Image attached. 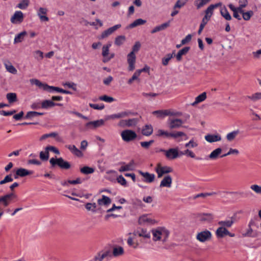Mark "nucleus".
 <instances>
[{"mask_svg": "<svg viewBox=\"0 0 261 261\" xmlns=\"http://www.w3.org/2000/svg\"><path fill=\"white\" fill-rule=\"evenodd\" d=\"M31 84L35 85L39 88L43 89L44 91L51 92L53 91H57L58 92L71 94L72 93L66 90H64L62 88L57 87L51 86L48 85L47 84L41 82L39 80L36 79H32L30 80Z\"/></svg>", "mask_w": 261, "mask_h": 261, "instance_id": "nucleus-1", "label": "nucleus"}, {"mask_svg": "<svg viewBox=\"0 0 261 261\" xmlns=\"http://www.w3.org/2000/svg\"><path fill=\"white\" fill-rule=\"evenodd\" d=\"M152 231L153 237V240L157 241L163 238L162 241L163 243L167 241L170 233L169 231L164 227H158L156 229H153Z\"/></svg>", "mask_w": 261, "mask_h": 261, "instance_id": "nucleus-2", "label": "nucleus"}, {"mask_svg": "<svg viewBox=\"0 0 261 261\" xmlns=\"http://www.w3.org/2000/svg\"><path fill=\"white\" fill-rule=\"evenodd\" d=\"M51 165L50 168H54L58 166L61 169L68 170L70 168L71 164L69 162L64 160L62 158H52L49 160Z\"/></svg>", "mask_w": 261, "mask_h": 261, "instance_id": "nucleus-3", "label": "nucleus"}, {"mask_svg": "<svg viewBox=\"0 0 261 261\" xmlns=\"http://www.w3.org/2000/svg\"><path fill=\"white\" fill-rule=\"evenodd\" d=\"M17 196L13 192L8 193L0 196V206L4 208L7 207L13 200L16 198Z\"/></svg>", "mask_w": 261, "mask_h": 261, "instance_id": "nucleus-4", "label": "nucleus"}, {"mask_svg": "<svg viewBox=\"0 0 261 261\" xmlns=\"http://www.w3.org/2000/svg\"><path fill=\"white\" fill-rule=\"evenodd\" d=\"M121 136L124 141L129 142L134 140L137 137V135L134 130L125 129L121 133Z\"/></svg>", "mask_w": 261, "mask_h": 261, "instance_id": "nucleus-5", "label": "nucleus"}, {"mask_svg": "<svg viewBox=\"0 0 261 261\" xmlns=\"http://www.w3.org/2000/svg\"><path fill=\"white\" fill-rule=\"evenodd\" d=\"M139 120L138 118H131L128 119H122L118 123V126L121 127H130L135 126Z\"/></svg>", "mask_w": 261, "mask_h": 261, "instance_id": "nucleus-6", "label": "nucleus"}, {"mask_svg": "<svg viewBox=\"0 0 261 261\" xmlns=\"http://www.w3.org/2000/svg\"><path fill=\"white\" fill-rule=\"evenodd\" d=\"M158 174V177L161 178L164 174H167L172 172L173 169L169 166H162L160 163L157 165V167L155 169Z\"/></svg>", "mask_w": 261, "mask_h": 261, "instance_id": "nucleus-7", "label": "nucleus"}, {"mask_svg": "<svg viewBox=\"0 0 261 261\" xmlns=\"http://www.w3.org/2000/svg\"><path fill=\"white\" fill-rule=\"evenodd\" d=\"M212 238L211 232L208 230H205L200 232H198L196 236V239L200 242H205L209 241Z\"/></svg>", "mask_w": 261, "mask_h": 261, "instance_id": "nucleus-8", "label": "nucleus"}, {"mask_svg": "<svg viewBox=\"0 0 261 261\" xmlns=\"http://www.w3.org/2000/svg\"><path fill=\"white\" fill-rule=\"evenodd\" d=\"M121 25L120 24H118L108 29L107 30L102 32L101 35L99 37H98V38L99 39H103L108 37L109 35H111L117 29L121 28Z\"/></svg>", "mask_w": 261, "mask_h": 261, "instance_id": "nucleus-9", "label": "nucleus"}, {"mask_svg": "<svg viewBox=\"0 0 261 261\" xmlns=\"http://www.w3.org/2000/svg\"><path fill=\"white\" fill-rule=\"evenodd\" d=\"M136 56L133 52H130L127 56V61L128 64V70L133 71L135 68V64L136 62Z\"/></svg>", "mask_w": 261, "mask_h": 261, "instance_id": "nucleus-10", "label": "nucleus"}, {"mask_svg": "<svg viewBox=\"0 0 261 261\" xmlns=\"http://www.w3.org/2000/svg\"><path fill=\"white\" fill-rule=\"evenodd\" d=\"M33 173L32 170H28L26 169L20 168H18L14 175L15 179L18 178L19 177H23L26 176L31 175Z\"/></svg>", "mask_w": 261, "mask_h": 261, "instance_id": "nucleus-11", "label": "nucleus"}, {"mask_svg": "<svg viewBox=\"0 0 261 261\" xmlns=\"http://www.w3.org/2000/svg\"><path fill=\"white\" fill-rule=\"evenodd\" d=\"M23 14L20 11H16L11 18V22L12 23L16 24L22 22L23 20Z\"/></svg>", "mask_w": 261, "mask_h": 261, "instance_id": "nucleus-12", "label": "nucleus"}, {"mask_svg": "<svg viewBox=\"0 0 261 261\" xmlns=\"http://www.w3.org/2000/svg\"><path fill=\"white\" fill-rule=\"evenodd\" d=\"M195 217L201 222H210L214 218L213 214L211 213H198Z\"/></svg>", "mask_w": 261, "mask_h": 261, "instance_id": "nucleus-13", "label": "nucleus"}, {"mask_svg": "<svg viewBox=\"0 0 261 261\" xmlns=\"http://www.w3.org/2000/svg\"><path fill=\"white\" fill-rule=\"evenodd\" d=\"M184 121L180 119H169L168 124L170 129L178 128L181 126Z\"/></svg>", "mask_w": 261, "mask_h": 261, "instance_id": "nucleus-14", "label": "nucleus"}, {"mask_svg": "<svg viewBox=\"0 0 261 261\" xmlns=\"http://www.w3.org/2000/svg\"><path fill=\"white\" fill-rule=\"evenodd\" d=\"M205 13V15L202 20V21H201L200 27H199V30L198 31V35L201 34L205 25L206 24L208 20L210 19V18L211 17V16L212 15H211V13H210V12L207 11V9H206Z\"/></svg>", "mask_w": 261, "mask_h": 261, "instance_id": "nucleus-15", "label": "nucleus"}, {"mask_svg": "<svg viewBox=\"0 0 261 261\" xmlns=\"http://www.w3.org/2000/svg\"><path fill=\"white\" fill-rule=\"evenodd\" d=\"M179 156L177 148H170L166 152V157L168 160H174Z\"/></svg>", "mask_w": 261, "mask_h": 261, "instance_id": "nucleus-16", "label": "nucleus"}, {"mask_svg": "<svg viewBox=\"0 0 261 261\" xmlns=\"http://www.w3.org/2000/svg\"><path fill=\"white\" fill-rule=\"evenodd\" d=\"M138 172L144 178L143 179L144 182L151 183L154 180L155 175L154 174H151L147 172H144L141 170H139Z\"/></svg>", "mask_w": 261, "mask_h": 261, "instance_id": "nucleus-17", "label": "nucleus"}, {"mask_svg": "<svg viewBox=\"0 0 261 261\" xmlns=\"http://www.w3.org/2000/svg\"><path fill=\"white\" fill-rule=\"evenodd\" d=\"M55 106H62V104L59 103H55L53 101L50 100H45L41 103V108L45 109L53 107Z\"/></svg>", "mask_w": 261, "mask_h": 261, "instance_id": "nucleus-18", "label": "nucleus"}, {"mask_svg": "<svg viewBox=\"0 0 261 261\" xmlns=\"http://www.w3.org/2000/svg\"><path fill=\"white\" fill-rule=\"evenodd\" d=\"M47 12V10L44 8H40L38 11V15L41 21H47L49 20L48 17L45 16Z\"/></svg>", "mask_w": 261, "mask_h": 261, "instance_id": "nucleus-19", "label": "nucleus"}, {"mask_svg": "<svg viewBox=\"0 0 261 261\" xmlns=\"http://www.w3.org/2000/svg\"><path fill=\"white\" fill-rule=\"evenodd\" d=\"M172 177L170 175H167L164 177L161 181L160 187H167L170 188L172 184Z\"/></svg>", "mask_w": 261, "mask_h": 261, "instance_id": "nucleus-20", "label": "nucleus"}, {"mask_svg": "<svg viewBox=\"0 0 261 261\" xmlns=\"http://www.w3.org/2000/svg\"><path fill=\"white\" fill-rule=\"evenodd\" d=\"M205 139L210 143L219 141L221 140V137L219 135H207L205 136Z\"/></svg>", "mask_w": 261, "mask_h": 261, "instance_id": "nucleus-21", "label": "nucleus"}, {"mask_svg": "<svg viewBox=\"0 0 261 261\" xmlns=\"http://www.w3.org/2000/svg\"><path fill=\"white\" fill-rule=\"evenodd\" d=\"M190 49L189 46H186L179 50L175 56L177 61H180L182 60V56L186 55Z\"/></svg>", "mask_w": 261, "mask_h": 261, "instance_id": "nucleus-22", "label": "nucleus"}, {"mask_svg": "<svg viewBox=\"0 0 261 261\" xmlns=\"http://www.w3.org/2000/svg\"><path fill=\"white\" fill-rule=\"evenodd\" d=\"M229 233V231L224 227H219L217 228L216 234L218 238H223L225 236H227Z\"/></svg>", "mask_w": 261, "mask_h": 261, "instance_id": "nucleus-23", "label": "nucleus"}, {"mask_svg": "<svg viewBox=\"0 0 261 261\" xmlns=\"http://www.w3.org/2000/svg\"><path fill=\"white\" fill-rule=\"evenodd\" d=\"M153 133V127L151 124H146L142 129V134L145 136H149Z\"/></svg>", "mask_w": 261, "mask_h": 261, "instance_id": "nucleus-24", "label": "nucleus"}, {"mask_svg": "<svg viewBox=\"0 0 261 261\" xmlns=\"http://www.w3.org/2000/svg\"><path fill=\"white\" fill-rule=\"evenodd\" d=\"M134 234L135 236H139L144 238H150V233L147 231L146 229H141L140 230H137L134 232Z\"/></svg>", "mask_w": 261, "mask_h": 261, "instance_id": "nucleus-25", "label": "nucleus"}, {"mask_svg": "<svg viewBox=\"0 0 261 261\" xmlns=\"http://www.w3.org/2000/svg\"><path fill=\"white\" fill-rule=\"evenodd\" d=\"M152 114L156 115L158 118H163L166 116H168L170 114L168 112V110H156L152 112Z\"/></svg>", "mask_w": 261, "mask_h": 261, "instance_id": "nucleus-26", "label": "nucleus"}, {"mask_svg": "<svg viewBox=\"0 0 261 261\" xmlns=\"http://www.w3.org/2000/svg\"><path fill=\"white\" fill-rule=\"evenodd\" d=\"M134 164V161L132 160L128 164L123 166H121L119 168V171L120 172H122L124 171H132L134 169L133 166Z\"/></svg>", "mask_w": 261, "mask_h": 261, "instance_id": "nucleus-27", "label": "nucleus"}, {"mask_svg": "<svg viewBox=\"0 0 261 261\" xmlns=\"http://www.w3.org/2000/svg\"><path fill=\"white\" fill-rule=\"evenodd\" d=\"M105 123V121L103 119H100L96 121H90L86 124V126L88 127L92 125L94 128H96L99 126L103 125Z\"/></svg>", "mask_w": 261, "mask_h": 261, "instance_id": "nucleus-28", "label": "nucleus"}, {"mask_svg": "<svg viewBox=\"0 0 261 261\" xmlns=\"http://www.w3.org/2000/svg\"><path fill=\"white\" fill-rule=\"evenodd\" d=\"M146 22V20L141 18H139L135 20L133 22L129 24V25L127 27V28L132 29L137 26L144 24Z\"/></svg>", "mask_w": 261, "mask_h": 261, "instance_id": "nucleus-29", "label": "nucleus"}, {"mask_svg": "<svg viewBox=\"0 0 261 261\" xmlns=\"http://www.w3.org/2000/svg\"><path fill=\"white\" fill-rule=\"evenodd\" d=\"M222 151V150L221 148H217L210 153L208 158L211 160H216L219 158Z\"/></svg>", "mask_w": 261, "mask_h": 261, "instance_id": "nucleus-30", "label": "nucleus"}, {"mask_svg": "<svg viewBox=\"0 0 261 261\" xmlns=\"http://www.w3.org/2000/svg\"><path fill=\"white\" fill-rule=\"evenodd\" d=\"M110 254V251H107L102 253L99 252L94 257L93 261H102L105 257L108 256Z\"/></svg>", "mask_w": 261, "mask_h": 261, "instance_id": "nucleus-31", "label": "nucleus"}, {"mask_svg": "<svg viewBox=\"0 0 261 261\" xmlns=\"http://www.w3.org/2000/svg\"><path fill=\"white\" fill-rule=\"evenodd\" d=\"M97 203L99 205H108L111 203V200L109 197L102 195V198L97 200Z\"/></svg>", "mask_w": 261, "mask_h": 261, "instance_id": "nucleus-32", "label": "nucleus"}, {"mask_svg": "<svg viewBox=\"0 0 261 261\" xmlns=\"http://www.w3.org/2000/svg\"><path fill=\"white\" fill-rule=\"evenodd\" d=\"M67 148L75 155L78 157H81L83 156V153L82 152V151H80L77 148H76L75 145H68L67 146Z\"/></svg>", "mask_w": 261, "mask_h": 261, "instance_id": "nucleus-33", "label": "nucleus"}, {"mask_svg": "<svg viewBox=\"0 0 261 261\" xmlns=\"http://www.w3.org/2000/svg\"><path fill=\"white\" fill-rule=\"evenodd\" d=\"M234 223V218L233 217L231 218L230 220H226V221H219L218 224L220 225L221 227H230Z\"/></svg>", "mask_w": 261, "mask_h": 261, "instance_id": "nucleus-34", "label": "nucleus"}, {"mask_svg": "<svg viewBox=\"0 0 261 261\" xmlns=\"http://www.w3.org/2000/svg\"><path fill=\"white\" fill-rule=\"evenodd\" d=\"M5 66L7 70L11 73L15 74L17 73L16 69L12 65L9 61H7L4 63Z\"/></svg>", "mask_w": 261, "mask_h": 261, "instance_id": "nucleus-35", "label": "nucleus"}, {"mask_svg": "<svg viewBox=\"0 0 261 261\" xmlns=\"http://www.w3.org/2000/svg\"><path fill=\"white\" fill-rule=\"evenodd\" d=\"M154 220L147 218V216L146 215H143L141 216H140L138 220V223L140 225H142L145 223H153Z\"/></svg>", "mask_w": 261, "mask_h": 261, "instance_id": "nucleus-36", "label": "nucleus"}, {"mask_svg": "<svg viewBox=\"0 0 261 261\" xmlns=\"http://www.w3.org/2000/svg\"><path fill=\"white\" fill-rule=\"evenodd\" d=\"M240 134V130L239 129L235 130L232 131L226 135V139L228 141L231 142L238 135Z\"/></svg>", "mask_w": 261, "mask_h": 261, "instance_id": "nucleus-37", "label": "nucleus"}, {"mask_svg": "<svg viewBox=\"0 0 261 261\" xmlns=\"http://www.w3.org/2000/svg\"><path fill=\"white\" fill-rule=\"evenodd\" d=\"M220 14L226 20H230L232 18L231 15L225 6L221 9Z\"/></svg>", "mask_w": 261, "mask_h": 261, "instance_id": "nucleus-38", "label": "nucleus"}, {"mask_svg": "<svg viewBox=\"0 0 261 261\" xmlns=\"http://www.w3.org/2000/svg\"><path fill=\"white\" fill-rule=\"evenodd\" d=\"M43 115H44L43 113L37 112L35 111H30L27 113L26 115L24 117V118L31 119L34 117Z\"/></svg>", "mask_w": 261, "mask_h": 261, "instance_id": "nucleus-39", "label": "nucleus"}, {"mask_svg": "<svg viewBox=\"0 0 261 261\" xmlns=\"http://www.w3.org/2000/svg\"><path fill=\"white\" fill-rule=\"evenodd\" d=\"M206 98V92H203L195 98V101L192 104V106H195L196 104L204 101Z\"/></svg>", "mask_w": 261, "mask_h": 261, "instance_id": "nucleus-40", "label": "nucleus"}, {"mask_svg": "<svg viewBox=\"0 0 261 261\" xmlns=\"http://www.w3.org/2000/svg\"><path fill=\"white\" fill-rule=\"evenodd\" d=\"M27 34L26 31H23L17 35L14 38V43H17L22 42Z\"/></svg>", "mask_w": 261, "mask_h": 261, "instance_id": "nucleus-41", "label": "nucleus"}, {"mask_svg": "<svg viewBox=\"0 0 261 261\" xmlns=\"http://www.w3.org/2000/svg\"><path fill=\"white\" fill-rule=\"evenodd\" d=\"M6 97L9 103H12L17 101V95L15 93H8Z\"/></svg>", "mask_w": 261, "mask_h": 261, "instance_id": "nucleus-42", "label": "nucleus"}, {"mask_svg": "<svg viewBox=\"0 0 261 261\" xmlns=\"http://www.w3.org/2000/svg\"><path fill=\"white\" fill-rule=\"evenodd\" d=\"M123 253H124L123 248L121 246H119L118 247H115L113 249V255L114 256L116 257V256L121 255L123 254Z\"/></svg>", "mask_w": 261, "mask_h": 261, "instance_id": "nucleus-43", "label": "nucleus"}, {"mask_svg": "<svg viewBox=\"0 0 261 261\" xmlns=\"http://www.w3.org/2000/svg\"><path fill=\"white\" fill-rule=\"evenodd\" d=\"M80 171L84 174H89L93 173L94 172V169L88 166H84L80 169Z\"/></svg>", "mask_w": 261, "mask_h": 261, "instance_id": "nucleus-44", "label": "nucleus"}, {"mask_svg": "<svg viewBox=\"0 0 261 261\" xmlns=\"http://www.w3.org/2000/svg\"><path fill=\"white\" fill-rule=\"evenodd\" d=\"M125 39V37L124 36H118L115 38V44L117 46H120L124 42Z\"/></svg>", "mask_w": 261, "mask_h": 261, "instance_id": "nucleus-45", "label": "nucleus"}, {"mask_svg": "<svg viewBox=\"0 0 261 261\" xmlns=\"http://www.w3.org/2000/svg\"><path fill=\"white\" fill-rule=\"evenodd\" d=\"M173 58V54H168L162 58V63L164 66H167L169 61Z\"/></svg>", "mask_w": 261, "mask_h": 261, "instance_id": "nucleus-46", "label": "nucleus"}, {"mask_svg": "<svg viewBox=\"0 0 261 261\" xmlns=\"http://www.w3.org/2000/svg\"><path fill=\"white\" fill-rule=\"evenodd\" d=\"M111 44L109 43L106 45H103L102 48V55L106 58L108 56L109 51V48L111 47Z\"/></svg>", "mask_w": 261, "mask_h": 261, "instance_id": "nucleus-47", "label": "nucleus"}, {"mask_svg": "<svg viewBox=\"0 0 261 261\" xmlns=\"http://www.w3.org/2000/svg\"><path fill=\"white\" fill-rule=\"evenodd\" d=\"M39 156L42 161H47L49 158V152L47 150H45L44 152L42 151L40 152Z\"/></svg>", "mask_w": 261, "mask_h": 261, "instance_id": "nucleus-48", "label": "nucleus"}, {"mask_svg": "<svg viewBox=\"0 0 261 261\" xmlns=\"http://www.w3.org/2000/svg\"><path fill=\"white\" fill-rule=\"evenodd\" d=\"M29 4V0H22L17 6L20 9H25Z\"/></svg>", "mask_w": 261, "mask_h": 261, "instance_id": "nucleus-49", "label": "nucleus"}, {"mask_svg": "<svg viewBox=\"0 0 261 261\" xmlns=\"http://www.w3.org/2000/svg\"><path fill=\"white\" fill-rule=\"evenodd\" d=\"M123 118V115H122V113H119L117 114H114L111 115H108L106 117V120H108L109 119H119Z\"/></svg>", "mask_w": 261, "mask_h": 261, "instance_id": "nucleus-50", "label": "nucleus"}, {"mask_svg": "<svg viewBox=\"0 0 261 261\" xmlns=\"http://www.w3.org/2000/svg\"><path fill=\"white\" fill-rule=\"evenodd\" d=\"M85 207L88 211H91L92 212L96 211V204L95 203H87L85 205Z\"/></svg>", "mask_w": 261, "mask_h": 261, "instance_id": "nucleus-51", "label": "nucleus"}, {"mask_svg": "<svg viewBox=\"0 0 261 261\" xmlns=\"http://www.w3.org/2000/svg\"><path fill=\"white\" fill-rule=\"evenodd\" d=\"M57 136H58V133H56V132H52L51 133H49V134H44L43 135H42L40 138V141H43L49 137H54V138H55Z\"/></svg>", "mask_w": 261, "mask_h": 261, "instance_id": "nucleus-52", "label": "nucleus"}, {"mask_svg": "<svg viewBox=\"0 0 261 261\" xmlns=\"http://www.w3.org/2000/svg\"><path fill=\"white\" fill-rule=\"evenodd\" d=\"M247 98L253 101L261 99V92H257L251 96H248Z\"/></svg>", "mask_w": 261, "mask_h": 261, "instance_id": "nucleus-53", "label": "nucleus"}, {"mask_svg": "<svg viewBox=\"0 0 261 261\" xmlns=\"http://www.w3.org/2000/svg\"><path fill=\"white\" fill-rule=\"evenodd\" d=\"M253 15V12L250 10L246 12H244L242 14V17L245 20H249Z\"/></svg>", "mask_w": 261, "mask_h": 261, "instance_id": "nucleus-54", "label": "nucleus"}, {"mask_svg": "<svg viewBox=\"0 0 261 261\" xmlns=\"http://www.w3.org/2000/svg\"><path fill=\"white\" fill-rule=\"evenodd\" d=\"M187 2L186 0H178L174 5L173 9L181 8L187 3Z\"/></svg>", "mask_w": 261, "mask_h": 261, "instance_id": "nucleus-55", "label": "nucleus"}, {"mask_svg": "<svg viewBox=\"0 0 261 261\" xmlns=\"http://www.w3.org/2000/svg\"><path fill=\"white\" fill-rule=\"evenodd\" d=\"M239 153V151L237 149H233V148H230L228 152L224 154H223L222 155H221V158H223L225 156H226L227 155H230V154H236L237 155Z\"/></svg>", "mask_w": 261, "mask_h": 261, "instance_id": "nucleus-56", "label": "nucleus"}, {"mask_svg": "<svg viewBox=\"0 0 261 261\" xmlns=\"http://www.w3.org/2000/svg\"><path fill=\"white\" fill-rule=\"evenodd\" d=\"M215 194H216V192L205 193H201L198 194L196 195L193 198L194 199H196V198H199V197L205 198V197H206L207 196H212V195H215Z\"/></svg>", "mask_w": 261, "mask_h": 261, "instance_id": "nucleus-57", "label": "nucleus"}, {"mask_svg": "<svg viewBox=\"0 0 261 261\" xmlns=\"http://www.w3.org/2000/svg\"><path fill=\"white\" fill-rule=\"evenodd\" d=\"M222 5L221 3H218L217 4H215L214 5H211L206 9L207 11L210 12V13H211V15L213 14V10L215 8H216L219 6H221Z\"/></svg>", "mask_w": 261, "mask_h": 261, "instance_id": "nucleus-58", "label": "nucleus"}, {"mask_svg": "<svg viewBox=\"0 0 261 261\" xmlns=\"http://www.w3.org/2000/svg\"><path fill=\"white\" fill-rule=\"evenodd\" d=\"M99 99L107 102H111L115 100L114 98L112 97L108 96L106 95L100 96Z\"/></svg>", "mask_w": 261, "mask_h": 261, "instance_id": "nucleus-59", "label": "nucleus"}, {"mask_svg": "<svg viewBox=\"0 0 261 261\" xmlns=\"http://www.w3.org/2000/svg\"><path fill=\"white\" fill-rule=\"evenodd\" d=\"M250 189L256 193L261 194V186L257 185H253L251 186Z\"/></svg>", "mask_w": 261, "mask_h": 261, "instance_id": "nucleus-60", "label": "nucleus"}, {"mask_svg": "<svg viewBox=\"0 0 261 261\" xmlns=\"http://www.w3.org/2000/svg\"><path fill=\"white\" fill-rule=\"evenodd\" d=\"M117 180L118 183H119L121 185L126 187L127 186V182L125 179L122 176V175H119L117 178Z\"/></svg>", "mask_w": 261, "mask_h": 261, "instance_id": "nucleus-61", "label": "nucleus"}, {"mask_svg": "<svg viewBox=\"0 0 261 261\" xmlns=\"http://www.w3.org/2000/svg\"><path fill=\"white\" fill-rule=\"evenodd\" d=\"M186 135L182 132H177L176 133H171L170 134V137L173 138H177L181 136H185Z\"/></svg>", "mask_w": 261, "mask_h": 261, "instance_id": "nucleus-62", "label": "nucleus"}, {"mask_svg": "<svg viewBox=\"0 0 261 261\" xmlns=\"http://www.w3.org/2000/svg\"><path fill=\"white\" fill-rule=\"evenodd\" d=\"M153 142L154 140H151L148 142H140V144L143 148L145 149H148L150 145H151Z\"/></svg>", "mask_w": 261, "mask_h": 261, "instance_id": "nucleus-63", "label": "nucleus"}, {"mask_svg": "<svg viewBox=\"0 0 261 261\" xmlns=\"http://www.w3.org/2000/svg\"><path fill=\"white\" fill-rule=\"evenodd\" d=\"M34 57L38 60H41L43 58V53L40 50H36L34 52Z\"/></svg>", "mask_w": 261, "mask_h": 261, "instance_id": "nucleus-64", "label": "nucleus"}]
</instances>
